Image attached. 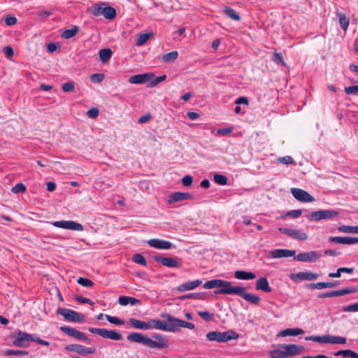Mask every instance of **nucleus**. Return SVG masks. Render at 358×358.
<instances>
[{
	"label": "nucleus",
	"instance_id": "nucleus-34",
	"mask_svg": "<svg viewBox=\"0 0 358 358\" xmlns=\"http://www.w3.org/2000/svg\"><path fill=\"white\" fill-rule=\"evenodd\" d=\"M354 268L340 267L337 269L336 272L329 273L328 276L329 278H340L342 273H352Z\"/></svg>",
	"mask_w": 358,
	"mask_h": 358
},
{
	"label": "nucleus",
	"instance_id": "nucleus-32",
	"mask_svg": "<svg viewBox=\"0 0 358 358\" xmlns=\"http://www.w3.org/2000/svg\"><path fill=\"white\" fill-rule=\"evenodd\" d=\"M223 11L228 17L233 20L240 21L241 19V15L229 6H225Z\"/></svg>",
	"mask_w": 358,
	"mask_h": 358
},
{
	"label": "nucleus",
	"instance_id": "nucleus-13",
	"mask_svg": "<svg viewBox=\"0 0 358 358\" xmlns=\"http://www.w3.org/2000/svg\"><path fill=\"white\" fill-rule=\"evenodd\" d=\"M52 224L54 227H58V228H62L66 229H71L74 231H83V226L78 222H76L72 220H60V221H55L52 223Z\"/></svg>",
	"mask_w": 358,
	"mask_h": 358
},
{
	"label": "nucleus",
	"instance_id": "nucleus-27",
	"mask_svg": "<svg viewBox=\"0 0 358 358\" xmlns=\"http://www.w3.org/2000/svg\"><path fill=\"white\" fill-rule=\"evenodd\" d=\"M129 324L136 329L149 330L150 329V325L149 321L145 322L135 318H130L128 320Z\"/></svg>",
	"mask_w": 358,
	"mask_h": 358
},
{
	"label": "nucleus",
	"instance_id": "nucleus-5",
	"mask_svg": "<svg viewBox=\"0 0 358 358\" xmlns=\"http://www.w3.org/2000/svg\"><path fill=\"white\" fill-rule=\"evenodd\" d=\"M88 331L92 334L99 335L104 338H109L113 341H121L122 335L115 330H108L102 328L89 327Z\"/></svg>",
	"mask_w": 358,
	"mask_h": 358
},
{
	"label": "nucleus",
	"instance_id": "nucleus-30",
	"mask_svg": "<svg viewBox=\"0 0 358 358\" xmlns=\"http://www.w3.org/2000/svg\"><path fill=\"white\" fill-rule=\"evenodd\" d=\"M234 277L238 280H252L256 278V275L250 271H236L234 273Z\"/></svg>",
	"mask_w": 358,
	"mask_h": 358
},
{
	"label": "nucleus",
	"instance_id": "nucleus-21",
	"mask_svg": "<svg viewBox=\"0 0 358 358\" xmlns=\"http://www.w3.org/2000/svg\"><path fill=\"white\" fill-rule=\"evenodd\" d=\"M127 339L131 342L142 343L148 348H149V343H150V342L149 341V339H150L149 337H148L141 333H138V332H134V333L129 334L127 336Z\"/></svg>",
	"mask_w": 358,
	"mask_h": 358
},
{
	"label": "nucleus",
	"instance_id": "nucleus-6",
	"mask_svg": "<svg viewBox=\"0 0 358 358\" xmlns=\"http://www.w3.org/2000/svg\"><path fill=\"white\" fill-rule=\"evenodd\" d=\"M150 348L165 349L169 348V339L166 336L161 334L154 333L152 334V338L149 339Z\"/></svg>",
	"mask_w": 358,
	"mask_h": 358
},
{
	"label": "nucleus",
	"instance_id": "nucleus-58",
	"mask_svg": "<svg viewBox=\"0 0 358 358\" xmlns=\"http://www.w3.org/2000/svg\"><path fill=\"white\" fill-rule=\"evenodd\" d=\"M75 299L80 303H88L91 306L94 304L91 299L82 296H76Z\"/></svg>",
	"mask_w": 358,
	"mask_h": 358
},
{
	"label": "nucleus",
	"instance_id": "nucleus-1",
	"mask_svg": "<svg viewBox=\"0 0 358 358\" xmlns=\"http://www.w3.org/2000/svg\"><path fill=\"white\" fill-rule=\"evenodd\" d=\"M203 287L208 289L220 287L219 289L214 291L215 294H237L254 305H258L261 301L259 296L245 292V287L239 286L234 287L231 282L227 280L221 279L210 280L206 282Z\"/></svg>",
	"mask_w": 358,
	"mask_h": 358
},
{
	"label": "nucleus",
	"instance_id": "nucleus-37",
	"mask_svg": "<svg viewBox=\"0 0 358 358\" xmlns=\"http://www.w3.org/2000/svg\"><path fill=\"white\" fill-rule=\"evenodd\" d=\"M79 29L77 26H73L71 29L64 30L61 36L65 39H69L73 37L78 31Z\"/></svg>",
	"mask_w": 358,
	"mask_h": 358
},
{
	"label": "nucleus",
	"instance_id": "nucleus-61",
	"mask_svg": "<svg viewBox=\"0 0 358 358\" xmlns=\"http://www.w3.org/2000/svg\"><path fill=\"white\" fill-rule=\"evenodd\" d=\"M103 8L99 5H95L92 8V13L95 16L103 15Z\"/></svg>",
	"mask_w": 358,
	"mask_h": 358
},
{
	"label": "nucleus",
	"instance_id": "nucleus-44",
	"mask_svg": "<svg viewBox=\"0 0 358 358\" xmlns=\"http://www.w3.org/2000/svg\"><path fill=\"white\" fill-rule=\"evenodd\" d=\"M339 23L341 29L344 31H347L349 27V20L346 17L344 13H339Z\"/></svg>",
	"mask_w": 358,
	"mask_h": 358
},
{
	"label": "nucleus",
	"instance_id": "nucleus-39",
	"mask_svg": "<svg viewBox=\"0 0 358 358\" xmlns=\"http://www.w3.org/2000/svg\"><path fill=\"white\" fill-rule=\"evenodd\" d=\"M103 15L108 20H113L116 16V10L111 6L103 7Z\"/></svg>",
	"mask_w": 358,
	"mask_h": 358
},
{
	"label": "nucleus",
	"instance_id": "nucleus-52",
	"mask_svg": "<svg viewBox=\"0 0 358 358\" xmlns=\"http://www.w3.org/2000/svg\"><path fill=\"white\" fill-rule=\"evenodd\" d=\"M278 161L279 163L282 164H286V165L295 164L294 159L292 157L288 156V155L279 157L278 159Z\"/></svg>",
	"mask_w": 358,
	"mask_h": 358
},
{
	"label": "nucleus",
	"instance_id": "nucleus-7",
	"mask_svg": "<svg viewBox=\"0 0 358 358\" xmlns=\"http://www.w3.org/2000/svg\"><path fill=\"white\" fill-rule=\"evenodd\" d=\"M154 260L157 263H161L163 266L169 268H180L182 265L181 259L177 257H162V256H153Z\"/></svg>",
	"mask_w": 358,
	"mask_h": 358
},
{
	"label": "nucleus",
	"instance_id": "nucleus-46",
	"mask_svg": "<svg viewBox=\"0 0 358 358\" xmlns=\"http://www.w3.org/2000/svg\"><path fill=\"white\" fill-rule=\"evenodd\" d=\"M213 180L218 185H225L227 183L228 178L224 175L217 173L213 176Z\"/></svg>",
	"mask_w": 358,
	"mask_h": 358
},
{
	"label": "nucleus",
	"instance_id": "nucleus-31",
	"mask_svg": "<svg viewBox=\"0 0 358 358\" xmlns=\"http://www.w3.org/2000/svg\"><path fill=\"white\" fill-rule=\"evenodd\" d=\"M118 302L120 305L124 306L128 304L134 306L136 303H139L140 300L131 296H120L118 299Z\"/></svg>",
	"mask_w": 358,
	"mask_h": 358
},
{
	"label": "nucleus",
	"instance_id": "nucleus-24",
	"mask_svg": "<svg viewBox=\"0 0 358 358\" xmlns=\"http://www.w3.org/2000/svg\"><path fill=\"white\" fill-rule=\"evenodd\" d=\"M154 78V75L152 73H143L134 75L129 78V82L133 84H143Z\"/></svg>",
	"mask_w": 358,
	"mask_h": 358
},
{
	"label": "nucleus",
	"instance_id": "nucleus-60",
	"mask_svg": "<svg viewBox=\"0 0 358 358\" xmlns=\"http://www.w3.org/2000/svg\"><path fill=\"white\" fill-rule=\"evenodd\" d=\"M86 115L91 118H96L99 115V110L96 108H92L91 109L88 110L86 113Z\"/></svg>",
	"mask_w": 358,
	"mask_h": 358
},
{
	"label": "nucleus",
	"instance_id": "nucleus-53",
	"mask_svg": "<svg viewBox=\"0 0 358 358\" xmlns=\"http://www.w3.org/2000/svg\"><path fill=\"white\" fill-rule=\"evenodd\" d=\"M11 191L15 194L23 193L26 191V186L22 182H19L12 187Z\"/></svg>",
	"mask_w": 358,
	"mask_h": 358
},
{
	"label": "nucleus",
	"instance_id": "nucleus-9",
	"mask_svg": "<svg viewBox=\"0 0 358 358\" xmlns=\"http://www.w3.org/2000/svg\"><path fill=\"white\" fill-rule=\"evenodd\" d=\"M13 337L14 338L13 345L18 348L28 347L31 340H34V336L31 334L22 331H17Z\"/></svg>",
	"mask_w": 358,
	"mask_h": 358
},
{
	"label": "nucleus",
	"instance_id": "nucleus-16",
	"mask_svg": "<svg viewBox=\"0 0 358 358\" xmlns=\"http://www.w3.org/2000/svg\"><path fill=\"white\" fill-rule=\"evenodd\" d=\"M65 350L69 352H77L80 355H90L96 351L95 348H87L80 344H70L65 347Z\"/></svg>",
	"mask_w": 358,
	"mask_h": 358
},
{
	"label": "nucleus",
	"instance_id": "nucleus-2",
	"mask_svg": "<svg viewBox=\"0 0 358 358\" xmlns=\"http://www.w3.org/2000/svg\"><path fill=\"white\" fill-rule=\"evenodd\" d=\"M238 336V334L233 330H228L224 332L213 331L207 333L206 339L209 341L226 343L231 340L237 339Z\"/></svg>",
	"mask_w": 358,
	"mask_h": 358
},
{
	"label": "nucleus",
	"instance_id": "nucleus-11",
	"mask_svg": "<svg viewBox=\"0 0 358 358\" xmlns=\"http://www.w3.org/2000/svg\"><path fill=\"white\" fill-rule=\"evenodd\" d=\"M320 257L321 255L318 252L308 251L298 254L294 259L301 262H314L319 260Z\"/></svg>",
	"mask_w": 358,
	"mask_h": 358
},
{
	"label": "nucleus",
	"instance_id": "nucleus-19",
	"mask_svg": "<svg viewBox=\"0 0 358 358\" xmlns=\"http://www.w3.org/2000/svg\"><path fill=\"white\" fill-rule=\"evenodd\" d=\"M319 275L310 271L299 272L296 273H291L289 278L293 281H297L298 280H315L318 278Z\"/></svg>",
	"mask_w": 358,
	"mask_h": 358
},
{
	"label": "nucleus",
	"instance_id": "nucleus-42",
	"mask_svg": "<svg viewBox=\"0 0 358 358\" xmlns=\"http://www.w3.org/2000/svg\"><path fill=\"white\" fill-rule=\"evenodd\" d=\"M4 355L7 356H24L28 355L29 352L27 350H13V349H8L4 351Z\"/></svg>",
	"mask_w": 358,
	"mask_h": 358
},
{
	"label": "nucleus",
	"instance_id": "nucleus-26",
	"mask_svg": "<svg viewBox=\"0 0 358 358\" xmlns=\"http://www.w3.org/2000/svg\"><path fill=\"white\" fill-rule=\"evenodd\" d=\"M340 283L338 281L336 282H318L316 283H310L307 284L306 287L308 289H325V288H331L335 287L339 285Z\"/></svg>",
	"mask_w": 358,
	"mask_h": 358
},
{
	"label": "nucleus",
	"instance_id": "nucleus-33",
	"mask_svg": "<svg viewBox=\"0 0 358 358\" xmlns=\"http://www.w3.org/2000/svg\"><path fill=\"white\" fill-rule=\"evenodd\" d=\"M334 356H342L343 357L358 358V354L352 350H341L334 353Z\"/></svg>",
	"mask_w": 358,
	"mask_h": 358
},
{
	"label": "nucleus",
	"instance_id": "nucleus-50",
	"mask_svg": "<svg viewBox=\"0 0 358 358\" xmlns=\"http://www.w3.org/2000/svg\"><path fill=\"white\" fill-rule=\"evenodd\" d=\"M150 33L141 34L136 41V45L140 46L143 45L150 37Z\"/></svg>",
	"mask_w": 358,
	"mask_h": 358
},
{
	"label": "nucleus",
	"instance_id": "nucleus-55",
	"mask_svg": "<svg viewBox=\"0 0 358 358\" xmlns=\"http://www.w3.org/2000/svg\"><path fill=\"white\" fill-rule=\"evenodd\" d=\"M75 85L73 81L65 83L62 85V89L65 92H72L73 91Z\"/></svg>",
	"mask_w": 358,
	"mask_h": 358
},
{
	"label": "nucleus",
	"instance_id": "nucleus-10",
	"mask_svg": "<svg viewBox=\"0 0 358 358\" xmlns=\"http://www.w3.org/2000/svg\"><path fill=\"white\" fill-rule=\"evenodd\" d=\"M150 325V329H155L164 331L173 332V322H170L169 320L166 321H162L159 320L151 319L149 320Z\"/></svg>",
	"mask_w": 358,
	"mask_h": 358
},
{
	"label": "nucleus",
	"instance_id": "nucleus-36",
	"mask_svg": "<svg viewBox=\"0 0 358 358\" xmlns=\"http://www.w3.org/2000/svg\"><path fill=\"white\" fill-rule=\"evenodd\" d=\"M304 331L299 328H294V329H286L281 331L280 334L283 336H295L299 334H303Z\"/></svg>",
	"mask_w": 358,
	"mask_h": 358
},
{
	"label": "nucleus",
	"instance_id": "nucleus-51",
	"mask_svg": "<svg viewBox=\"0 0 358 358\" xmlns=\"http://www.w3.org/2000/svg\"><path fill=\"white\" fill-rule=\"evenodd\" d=\"M133 260L134 262L141 264L143 266H146L147 261L144 256H143L141 254L137 253L135 254L133 257Z\"/></svg>",
	"mask_w": 358,
	"mask_h": 358
},
{
	"label": "nucleus",
	"instance_id": "nucleus-14",
	"mask_svg": "<svg viewBox=\"0 0 358 358\" xmlns=\"http://www.w3.org/2000/svg\"><path fill=\"white\" fill-rule=\"evenodd\" d=\"M357 292V289L354 287H348L341 289L333 290L330 292H327L324 293L320 294L317 297L320 299L327 298V297H334V296H343L348 294H352Z\"/></svg>",
	"mask_w": 358,
	"mask_h": 358
},
{
	"label": "nucleus",
	"instance_id": "nucleus-40",
	"mask_svg": "<svg viewBox=\"0 0 358 358\" xmlns=\"http://www.w3.org/2000/svg\"><path fill=\"white\" fill-rule=\"evenodd\" d=\"M178 57V52L177 51H171L169 53L164 54L162 56V60L166 63L173 62Z\"/></svg>",
	"mask_w": 358,
	"mask_h": 358
},
{
	"label": "nucleus",
	"instance_id": "nucleus-15",
	"mask_svg": "<svg viewBox=\"0 0 358 358\" xmlns=\"http://www.w3.org/2000/svg\"><path fill=\"white\" fill-rule=\"evenodd\" d=\"M291 193L293 195V196L298 201L301 202H313L315 201V198L311 196L308 192L306 191L300 189V188H296L293 187L291 189Z\"/></svg>",
	"mask_w": 358,
	"mask_h": 358
},
{
	"label": "nucleus",
	"instance_id": "nucleus-47",
	"mask_svg": "<svg viewBox=\"0 0 358 358\" xmlns=\"http://www.w3.org/2000/svg\"><path fill=\"white\" fill-rule=\"evenodd\" d=\"M198 315L206 322H211L214 320V313L208 311H199Z\"/></svg>",
	"mask_w": 358,
	"mask_h": 358
},
{
	"label": "nucleus",
	"instance_id": "nucleus-12",
	"mask_svg": "<svg viewBox=\"0 0 358 358\" xmlns=\"http://www.w3.org/2000/svg\"><path fill=\"white\" fill-rule=\"evenodd\" d=\"M280 348L285 350L286 358L300 355L305 350L303 346L295 344H282L280 345Z\"/></svg>",
	"mask_w": 358,
	"mask_h": 358
},
{
	"label": "nucleus",
	"instance_id": "nucleus-43",
	"mask_svg": "<svg viewBox=\"0 0 358 358\" xmlns=\"http://www.w3.org/2000/svg\"><path fill=\"white\" fill-rule=\"evenodd\" d=\"M338 230L343 233H356L358 234V226L342 225L338 227Z\"/></svg>",
	"mask_w": 358,
	"mask_h": 358
},
{
	"label": "nucleus",
	"instance_id": "nucleus-48",
	"mask_svg": "<svg viewBox=\"0 0 358 358\" xmlns=\"http://www.w3.org/2000/svg\"><path fill=\"white\" fill-rule=\"evenodd\" d=\"M273 61L282 66H285V62L281 52H275L273 56Z\"/></svg>",
	"mask_w": 358,
	"mask_h": 358
},
{
	"label": "nucleus",
	"instance_id": "nucleus-59",
	"mask_svg": "<svg viewBox=\"0 0 358 358\" xmlns=\"http://www.w3.org/2000/svg\"><path fill=\"white\" fill-rule=\"evenodd\" d=\"M344 312H357L358 311V302L354 304H350L343 308Z\"/></svg>",
	"mask_w": 358,
	"mask_h": 358
},
{
	"label": "nucleus",
	"instance_id": "nucleus-49",
	"mask_svg": "<svg viewBox=\"0 0 358 358\" xmlns=\"http://www.w3.org/2000/svg\"><path fill=\"white\" fill-rule=\"evenodd\" d=\"M105 317L110 323L115 325H123L124 324V321L123 320H121L115 316L105 315Z\"/></svg>",
	"mask_w": 358,
	"mask_h": 358
},
{
	"label": "nucleus",
	"instance_id": "nucleus-63",
	"mask_svg": "<svg viewBox=\"0 0 358 358\" xmlns=\"http://www.w3.org/2000/svg\"><path fill=\"white\" fill-rule=\"evenodd\" d=\"M182 182L185 186H190L193 182V178L189 175H186L182 178Z\"/></svg>",
	"mask_w": 358,
	"mask_h": 358
},
{
	"label": "nucleus",
	"instance_id": "nucleus-28",
	"mask_svg": "<svg viewBox=\"0 0 358 358\" xmlns=\"http://www.w3.org/2000/svg\"><path fill=\"white\" fill-rule=\"evenodd\" d=\"M256 289L257 290H262L264 292H271L272 290L267 278L265 277H261L257 280Z\"/></svg>",
	"mask_w": 358,
	"mask_h": 358
},
{
	"label": "nucleus",
	"instance_id": "nucleus-8",
	"mask_svg": "<svg viewBox=\"0 0 358 358\" xmlns=\"http://www.w3.org/2000/svg\"><path fill=\"white\" fill-rule=\"evenodd\" d=\"M161 317L164 319L169 320L170 322H173V332L179 331L181 327L189 329H194L195 328V325L193 323L178 319L169 313L162 314Z\"/></svg>",
	"mask_w": 358,
	"mask_h": 358
},
{
	"label": "nucleus",
	"instance_id": "nucleus-62",
	"mask_svg": "<svg viewBox=\"0 0 358 358\" xmlns=\"http://www.w3.org/2000/svg\"><path fill=\"white\" fill-rule=\"evenodd\" d=\"M17 22V20L15 17L14 16H7L6 18H5V24L7 25V26H13V25H15Z\"/></svg>",
	"mask_w": 358,
	"mask_h": 358
},
{
	"label": "nucleus",
	"instance_id": "nucleus-22",
	"mask_svg": "<svg viewBox=\"0 0 358 358\" xmlns=\"http://www.w3.org/2000/svg\"><path fill=\"white\" fill-rule=\"evenodd\" d=\"M192 198L193 195L188 192H175L169 195L168 203L171 204L180 201L192 199Z\"/></svg>",
	"mask_w": 358,
	"mask_h": 358
},
{
	"label": "nucleus",
	"instance_id": "nucleus-23",
	"mask_svg": "<svg viewBox=\"0 0 358 358\" xmlns=\"http://www.w3.org/2000/svg\"><path fill=\"white\" fill-rule=\"evenodd\" d=\"M295 250L287 249H275L270 252V257L273 259H280L282 257H291L294 256Z\"/></svg>",
	"mask_w": 358,
	"mask_h": 358
},
{
	"label": "nucleus",
	"instance_id": "nucleus-20",
	"mask_svg": "<svg viewBox=\"0 0 358 358\" xmlns=\"http://www.w3.org/2000/svg\"><path fill=\"white\" fill-rule=\"evenodd\" d=\"M148 244L152 248L163 250L171 249L174 246L170 241L159 238L150 239L148 241Z\"/></svg>",
	"mask_w": 358,
	"mask_h": 358
},
{
	"label": "nucleus",
	"instance_id": "nucleus-29",
	"mask_svg": "<svg viewBox=\"0 0 358 358\" xmlns=\"http://www.w3.org/2000/svg\"><path fill=\"white\" fill-rule=\"evenodd\" d=\"M202 284V281L201 280H195L193 281H189L186 283L182 284L178 287V290L181 292L192 290L199 286Z\"/></svg>",
	"mask_w": 358,
	"mask_h": 358
},
{
	"label": "nucleus",
	"instance_id": "nucleus-35",
	"mask_svg": "<svg viewBox=\"0 0 358 358\" xmlns=\"http://www.w3.org/2000/svg\"><path fill=\"white\" fill-rule=\"evenodd\" d=\"M112 50L109 48L101 49L99 52V56L100 61L102 63H105L108 61L112 56Z\"/></svg>",
	"mask_w": 358,
	"mask_h": 358
},
{
	"label": "nucleus",
	"instance_id": "nucleus-17",
	"mask_svg": "<svg viewBox=\"0 0 358 358\" xmlns=\"http://www.w3.org/2000/svg\"><path fill=\"white\" fill-rule=\"evenodd\" d=\"M278 231L296 240L306 241L308 239L307 234L300 230L280 227Z\"/></svg>",
	"mask_w": 358,
	"mask_h": 358
},
{
	"label": "nucleus",
	"instance_id": "nucleus-54",
	"mask_svg": "<svg viewBox=\"0 0 358 358\" xmlns=\"http://www.w3.org/2000/svg\"><path fill=\"white\" fill-rule=\"evenodd\" d=\"M77 282L85 287H92L94 285V282L90 279L83 277H80Z\"/></svg>",
	"mask_w": 358,
	"mask_h": 358
},
{
	"label": "nucleus",
	"instance_id": "nucleus-4",
	"mask_svg": "<svg viewBox=\"0 0 358 358\" xmlns=\"http://www.w3.org/2000/svg\"><path fill=\"white\" fill-rule=\"evenodd\" d=\"M340 213L336 210H320L312 212L308 216V219L314 221H320L321 220H330L335 218L339 215Z\"/></svg>",
	"mask_w": 358,
	"mask_h": 358
},
{
	"label": "nucleus",
	"instance_id": "nucleus-45",
	"mask_svg": "<svg viewBox=\"0 0 358 358\" xmlns=\"http://www.w3.org/2000/svg\"><path fill=\"white\" fill-rule=\"evenodd\" d=\"M271 358H286L285 350L275 349L269 352Z\"/></svg>",
	"mask_w": 358,
	"mask_h": 358
},
{
	"label": "nucleus",
	"instance_id": "nucleus-38",
	"mask_svg": "<svg viewBox=\"0 0 358 358\" xmlns=\"http://www.w3.org/2000/svg\"><path fill=\"white\" fill-rule=\"evenodd\" d=\"M346 338L343 336L328 335L327 343L344 344L346 343Z\"/></svg>",
	"mask_w": 358,
	"mask_h": 358
},
{
	"label": "nucleus",
	"instance_id": "nucleus-18",
	"mask_svg": "<svg viewBox=\"0 0 358 358\" xmlns=\"http://www.w3.org/2000/svg\"><path fill=\"white\" fill-rule=\"evenodd\" d=\"M60 331L64 334H66L69 336L73 337L81 341H86L88 340L87 336L83 332L77 330L75 328L62 326L60 328Z\"/></svg>",
	"mask_w": 358,
	"mask_h": 358
},
{
	"label": "nucleus",
	"instance_id": "nucleus-56",
	"mask_svg": "<svg viewBox=\"0 0 358 358\" xmlns=\"http://www.w3.org/2000/svg\"><path fill=\"white\" fill-rule=\"evenodd\" d=\"M90 79L94 83H99L103 80L104 75L103 73H94L91 76Z\"/></svg>",
	"mask_w": 358,
	"mask_h": 358
},
{
	"label": "nucleus",
	"instance_id": "nucleus-25",
	"mask_svg": "<svg viewBox=\"0 0 358 358\" xmlns=\"http://www.w3.org/2000/svg\"><path fill=\"white\" fill-rule=\"evenodd\" d=\"M329 242H334L340 244L353 245L358 243V237H340V236H331L329 238Z\"/></svg>",
	"mask_w": 358,
	"mask_h": 358
},
{
	"label": "nucleus",
	"instance_id": "nucleus-3",
	"mask_svg": "<svg viewBox=\"0 0 358 358\" xmlns=\"http://www.w3.org/2000/svg\"><path fill=\"white\" fill-rule=\"evenodd\" d=\"M57 314L62 315L66 321L82 323L85 322L84 315L69 308H59Z\"/></svg>",
	"mask_w": 358,
	"mask_h": 358
},
{
	"label": "nucleus",
	"instance_id": "nucleus-64",
	"mask_svg": "<svg viewBox=\"0 0 358 358\" xmlns=\"http://www.w3.org/2000/svg\"><path fill=\"white\" fill-rule=\"evenodd\" d=\"M166 75H163V76H160L155 78L154 80L151 79V80H150L151 81V83H150L151 86L157 85V84H159L162 81L166 79Z\"/></svg>",
	"mask_w": 358,
	"mask_h": 358
},
{
	"label": "nucleus",
	"instance_id": "nucleus-41",
	"mask_svg": "<svg viewBox=\"0 0 358 358\" xmlns=\"http://www.w3.org/2000/svg\"><path fill=\"white\" fill-rule=\"evenodd\" d=\"M306 341H311L313 342H317L320 343H327L328 335L323 336H310L305 338Z\"/></svg>",
	"mask_w": 358,
	"mask_h": 358
},
{
	"label": "nucleus",
	"instance_id": "nucleus-57",
	"mask_svg": "<svg viewBox=\"0 0 358 358\" xmlns=\"http://www.w3.org/2000/svg\"><path fill=\"white\" fill-rule=\"evenodd\" d=\"M344 92L347 94H356L358 93V85L345 87Z\"/></svg>",
	"mask_w": 358,
	"mask_h": 358
}]
</instances>
